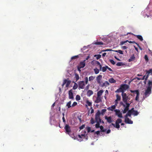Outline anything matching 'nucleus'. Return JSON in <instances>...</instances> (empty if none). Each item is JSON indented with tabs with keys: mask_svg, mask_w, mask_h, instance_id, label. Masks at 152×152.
<instances>
[{
	"mask_svg": "<svg viewBox=\"0 0 152 152\" xmlns=\"http://www.w3.org/2000/svg\"><path fill=\"white\" fill-rule=\"evenodd\" d=\"M121 96L123 102H121L120 104L121 105L123 106L124 108V110L122 111L123 113H125L129 109L130 105L132 102V100L130 101L129 102V103L127 102L129 100L130 98L126 93L121 94Z\"/></svg>",
	"mask_w": 152,
	"mask_h": 152,
	"instance_id": "obj_1",
	"label": "nucleus"
},
{
	"mask_svg": "<svg viewBox=\"0 0 152 152\" xmlns=\"http://www.w3.org/2000/svg\"><path fill=\"white\" fill-rule=\"evenodd\" d=\"M141 13L144 18L146 16L148 18L152 15V7L151 4V1L148 6Z\"/></svg>",
	"mask_w": 152,
	"mask_h": 152,
	"instance_id": "obj_2",
	"label": "nucleus"
},
{
	"mask_svg": "<svg viewBox=\"0 0 152 152\" xmlns=\"http://www.w3.org/2000/svg\"><path fill=\"white\" fill-rule=\"evenodd\" d=\"M88 135L86 132V130H84L83 132H82L80 134L78 135V137L79 139H78V140L81 142L83 140V139H85L86 140H88Z\"/></svg>",
	"mask_w": 152,
	"mask_h": 152,
	"instance_id": "obj_3",
	"label": "nucleus"
},
{
	"mask_svg": "<svg viewBox=\"0 0 152 152\" xmlns=\"http://www.w3.org/2000/svg\"><path fill=\"white\" fill-rule=\"evenodd\" d=\"M84 81H80L78 83V87L79 88L83 89L84 88L86 84H87L88 82V78L87 77L84 78Z\"/></svg>",
	"mask_w": 152,
	"mask_h": 152,
	"instance_id": "obj_4",
	"label": "nucleus"
},
{
	"mask_svg": "<svg viewBox=\"0 0 152 152\" xmlns=\"http://www.w3.org/2000/svg\"><path fill=\"white\" fill-rule=\"evenodd\" d=\"M151 93V90L148 88L145 90V92L143 95L142 100L143 101L146 98L148 97Z\"/></svg>",
	"mask_w": 152,
	"mask_h": 152,
	"instance_id": "obj_5",
	"label": "nucleus"
},
{
	"mask_svg": "<svg viewBox=\"0 0 152 152\" xmlns=\"http://www.w3.org/2000/svg\"><path fill=\"white\" fill-rule=\"evenodd\" d=\"M128 116L131 117V114H129V112L127 113L125 115V122L128 124H133V121H131L129 118H128Z\"/></svg>",
	"mask_w": 152,
	"mask_h": 152,
	"instance_id": "obj_6",
	"label": "nucleus"
},
{
	"mask_svg": "<svg viewBox=\"0 0 152 152\" xmlns=\"http://www.w3.org/2000/svg\"><path fill=\"white\" fill-rule=\"evenodd\" d=\"M127 113H129V114H131V115H134V116H137L139 114V112H138L137 110H134V108H132L131 110H129Z\"/></svg>",
	"mask_w": 152,
	"mask_h": 152,
	"instance_id": "obj_7",
	"label": "nucleus"
},
{
	"mask_svg": "<svg viewBox=\"0 0 152 152\" xmlns=\"http://www.w3.org/2000/svg\"><path fill=\"white\" fill-rule=\"evenodd\" d=\"M120 87L122 91V93H125L124 92L129 88V86L126 84L121 85Z\"/></svg>",
	"mask_w": 152,
	"mask_h": 152,
	"instance_id": "obj_8",
	"label": "nucleus"
},
{
	"mask_svg": "<svg viewBox=\"0 0 152 152\" xmlns=\"http://www.w3.org/2000/svg\"><path fill=\"white\" fill-rule=\"evenodd\" d=\"M66 133L69 135L71 133V130L70 126L68 124H66L64 127Z\"/></svg>",
	"mask_w": 152,
	"mask_h": 152,
	"instance_id": "obj_9",
	"label": "nucleus"
},
{
	"mask_svg": "<svg viewBox=\"0 0 152 152\" xmlns=\"http://www.w3.org/2000/svg\"><path fill=\"white\" fill-rule=\"evenodd\" d=\"M121 122L122 120L120 118L118 119L115 121V127L118 129L120 128V125L119 124L121 123Z\"/></svg>",
	"mask_w": 152,
	"mask_h": 152,
	"instance_id": "obj_10",
	"label": "nucleus"
},
{
	"mask_svg": "<svg viewBox=\"0 0 152 152\" xmlns=\"http://www.w3.org/2000/svg\"><path fill=\"white\" fill-rule=\"evenodd\" d=\"M102 76L101 75H99L98 76L96 77V80L98 83L99 84V85H101L102 83Z\"/></svg>",
	"mask_w": 152,
	"mask_h": 152,
	"instance_id": "obj_11",
	"label": "nucleus"
},
{
	"mask_svg": "<svg viewBox=\"0 0 152 152\" xmlns=\"http://www.w3.org/2000/svg\"><path fill=\"white\" fill-rule=\"evenodd\" d=\"M115 112V114L118 117L122 118V114L120 111L118 109H115L114 110Z\"/></svg>",
	"mask_w": 152,
	"mask_h": 152,
	"instance_id": "obj_12",
	"label": "nucleus"
},
{
	"mask_svg": "<svg viewBox=\"0 0 152 152\" xmlns=\"http://www.w3.org/2000/svg\"><path fill=\"white\" fill-rule=\"evenodd\" d=\"M145 71L146 72L145 75L146 76L145 80H147L149 74L152 75V69H150L149 70H146Z\"/></svg>",
	"mask_w": 152,
	"mask_h": 152,
	"instance_id": "obj_13",
	"label": "nucleus"
},
{
	"mask_svg": "<svg viewBox=\"0 0 152 152\" xmlns=\"http://www.w3.org/2000/svg\"><path fill=\"white\" fill-rule=\"evenodd\" d=\"M147 88L151 90L152 88V78L151 80H148V81Z\"/></svg>",
	"mask_w": 152,
	"mask_h": 152,
	"instance_id": "obj_14",
	"label": "nucleus"
},
{
	"mask_svg": "<svg viewBox=\"0 0 152 152\" xmlns=\"http://www.w3.org/2000/svg\"><path fill=\"white\" fill-rule=\"evenodd\" d=\"M69 98L70 99H74L72 89H71L69 91Z\"/></svg>",
	"mask_w": 152,
	"mask_h": 152,
	"instance_id": "obj_15",
	"label": "nucleus"
},
{
	"mask_svg": "<svg viewBox=\"0 0 152 152\" xmlns=\"http://www.w3.org/2000/svg\"><path fill=\"white\" fill-rule=\"evenodd\" d=\"M71 81H70L67 80H65L64 81L63 84H62V86L63 87L66 84V87H67L69 85Z\"/></svg>",
	"mask_w": 152,
	"mask_h": 152,
	"instance_id": "obj_16",
	"label": "nucleus"
},
{
	"mask_svg": "<svg viewBox=\"0 0 152 152\" xmlns=\"http://www.w3.org/2000/svg\"><path fill=\"white\" fill-rule=\"evenodd\" d=\"M131 34L134 35L135 36H136L139 39L140 41H142L143 40V39L142 38V37L141 35H134L132 33H127V34Z\"/></svg>",
	"mask_w": 152,
	"mask_h": 152,
	"instance_id": "obj_17",
	"label": "nucleus"
},
{
	"mask_svg": "<svg viewBox=\"0 0 152 152\" xmlns=\"http://www.w3.org/2000/svg\"><path fill=\"white\" fill-rule=\"evenodd\" d=\"M104 118L107 120L108 123H111L112 122V119L110 116L108 117L107 116H105L104 117Z\"/></svg>",
	"mask_w": 152,
	"mask_h": 152,
	"instance_id": "obj_18",
	"label": "nucleus"
},
{
	"mask_svg": "<svg viewBox=\"0 0 152 152\" xmlns=\"http://www.w3.org/2000/svg\"><path fill=\"white\" fill-rule=\"evenodd\" d=\"M102 101V98L101 96H97L96 99L95 101L96 103H98Z\"/></svg>",
	"mask_w": 152,
	"mask_h": 152,
	"instance_id": "obj_19",
	"label": "nucleus"
},
{
	"mask_svg": "<svg viewBox=\"0 0 152 152\" xmlns=\"http://www.w3.org/2000/svg\"><path fill=\"white\" fill-rule=\"evenodd\" d=\"M110 85L109 83L107 81H105L104 83H102L100 85L102 87L108 86Z\"/></svg>",
	"mask_w": 152,
	"mask_h": 152,
	"instance_id": "obj_20",
	"label": "nucleus"
},
{
	"mask_svg": "<svg viewBox=\"0 0 152 152\" xmlns=\"http://www.w3.org/2000/svg\"><path fill=\"white\" fill-rule=\"evenodd\" d=\"M85 61L86 60H85L81 62L78 66L81 68H83L85 66Z\"/></svg>",
	"mask_w": 152,
	"mask_h": 152,
	"instance_id": "obj_21",
	"label": "nucleus"
},
{
	"mask_svg": "<svg viewBox=\"0 0 152 152\" xmlns=\"http://www.w3.org/2000/svg\"><path fill=\"white\" fill-rule=\"evenodd\" d=\"M93 94V91L92 90H88L86 93V95L90 97Z\"/></svg>",
	"mask_w": 152,
	"mask_h": 152,
	"instance_id": "obj_22",
	"label": "nucleus"
},
{
	"mask_svg": "<svg viewBox=\"0 0 152 152\" xmlns=\"http://www.w3.org/2000/svg\"><path fill=\"white\" fill-rule=\"evenodd\" d=\"M135 58L134 57V55L133 54L130 57V58L128 59V61L130 62L132 61L135 60Z\"/></svg>",
	"mask_w": 152,
	"mask_h": 152,
	"instance_id": "obj_23",
	"label": "nucleus"
},
{
	"mask_svg": "<svg viewBox=\"0 0 152 152\" xmlns=\"http://www.w3.org/2000/svg\"><path fill=\"white\" fill-rule=\"evenodd\" d=\"M95 119L96 122H101V119L100 118V116H95Z\"/></svg>",
	"mask_w": 152,
	"mask_h": 152,
	"instance_id": "obj_24",
	"label": "nucleus"
},
{
	"mask_svg": "<svg viewBox=\"0 0 152 152\" xmlns=\"http://www.w3.org/2000/svg\"><path fill=\"white\" fill-rule=\"evenodd\" d=\"M116 106L114 105L112 106H111L107 108V109L109 110L113 111L116 108Z\"/></svg>",
	"mask_w": 152,
	"mask_h": 152,
	"instance_id": "obj_25",
	"label": "nucleus"
},
{
	"mask_svg": "<svg viewBox=\"0 0 152 152\" xmlns=\"http://www.w3.org/2000/svg\"><path fill=\"white\" fill-rule=\"evenodd\" d=\"M109 82L111 83H114L116 82V81L113 78H111L108 80Z\"/></svg>",
	"mask_w": 152,
	"mask_h": 152,
	"instance_id": "obj_26",
	"label": "nucleus"
},
{
	"mask_svg": "<svg viewBox=\"0 0 152 152\" xmlns=\"http://www.w3.org/2000/svg\"><path fill=\"white\" fill-rule=\"evenodd\" d=\"M104 92V91L102 90H100L97 93V96H101L102 95V93Z\"/></svg>",
	"mask_w": 152,
	"mask_h": 152,
	"instance_id": "obj_27",
	"label": "nucleus"
},
{
	"mask_svg": "<svg viewBox=\"0 0 152 152\" xmlns=\"http://www.w3.org/2000/svg\"><path fill=\"white\" fill-rule=\"evenodd\" d=\"M86 129L87 131V132L88 133H89L90 132H93L94 131V130H91V128L89 127H87L86 128Z\"/></svg>",
	"mask_w": 152,
	"mask_h": 152,
	"instance_id": "obj_28",
	"label": "nucleus"
},
{
	"mask_svg": "<svg viewBox=\"0 0 152 152\" xmlns=\"http://www.w3.org/2000/svg\"><path fill=\"white\" fill-rule=\"evenodd\" d=\"M130 91L131 93H133L134 94L137 95V93L139 92V91L138 90H130Z\"/></svg>",
	"mask_w": 152,
	"mask_h": 152,
	"instance_id": "obj_29",
	"label": "nucleus"
},
{
	"mask_svg": "<svg viewBox=\"0 0 152 152\" xmlns=\"http://www.w3.org/2000/svg\"><path fill=\"white\" fill-rule=\"evenodd\" d=\"M113 51L117 52L120 54L122 55L123 54V51L121 50H113Z\"/></svg>",
	"mask_w": 152,
	"mask_h": 152,
	"instance_id": "obj_30",
	"label": "nucleus"
},
{
	"mask_svg": "<svg viewBox=\"0 0 152 152\" xmlns=\"http://www.w3.org/2000/svg\"><path fill=\"white\" fill-rule=\"evenodd\" d=\"M71 101H70L67 103L66 106L67 107V108H69L72 106H71Z\"/></svg>",
	"mask_w": 152,
	"mask_h": 152,
	"instance_id": "obj_31",
	"label": "nucleus"
},
{
	"mask_svg": "<svg viewBox=\"0 0 152 152\" xmlns=\"http://www.w3.org/2000/svg\"><path fill=\"white\" fill-rule=\"evenodd\" d=\"M137 95H136L135 100L137 101H138L139 99V97L140 93L137 92Z\"/></svg>",
	"mask_w": 152,
	"mask_h": 152,
	"instance_id": "obj_32",
	"label": "nucleus"
},
{
	"mask_svg": "<svg viewBox=\"0 0 152 152\" xmlns=\"http://www.w3.org/2000/svg\"><path fill=\"white\" fill-rule=\"evenodd\" d=\"M75 78L76 80V81L79 79V75L76 73H75Z\"/></svg>",
	"mask_w": 152,
	"mask_h": 152,
	"instance_id": "obj_33",
	"label": "nucleus"
},
{
	"mask_svg": "<svg viewBox=\"0 0 152 152\" xmlns=\"http://www.w3.org/2000/svg\"><path fill=\"white\" fill-rule=\"evenodd\" d=\"M94 56L96 58V59L98 60L100 58H101V55L100 54L95 55Z\"/></svg>",
	"mask_w": 152,
	"mask_h": 152,
	"instance_id": "obj_34",
	"label": "nucleus"
},
{
	"mask_svg": "<svg viewBox=\"0 0 152 152\" xmlns=\"http://www.w3.org/2000/svg\"><path fill=\"white\" fill-rule=\"evenodd\" d=\"M101 132H105L106 131V129H104L103 127L102 126H100L99 127Z\"/></svg>",
	"mask_w": 152,
	"mask_h": 152,
	"instance_id": "obj_35",
	"label": "nucleus"
},
{
	"mask_svg": "<svg viewBox=\"0 0 152 152\" xmlns=\"http://www.w3.org/2000/svg\"><path fill=\"white\" fill-rule=\"evenodd\" d=\"M94 71L95 72V73L96 74H97L99 72V70L97 69L96 68H95L94 69Z\"/></svg>",
	"mask_w": 152,
	"mask_h": 152,
	"instance_id": "obj_36",
	"label": "nucleus"
},
{
	"mask_svg": "<svg viewBox=\"0 0 152 152\" xmlns=\"http://www.w3.org/2000/svg\"><path fill=\"white\" fill-rule=\"evenodd\" d=\"M95 77L92 76L89 77V81L90 82L91 81L94 79Z\"/></svg>",
	"mask_w": 152,
	"mask_h": 152,
	"instance_id": "obj_37",
	"label": "nucleus"
},
{
	"mask_svg": "<svg viewBox=\"0 0 152 152\" xmlns=\"http://www.w3.org/2000/svg\"><path fill=\"white\" fill-rule=\"evenodd\" d=\"M107 69V68L106 67V66H104L102 67L101 71L103 72H105Z\"/></svg>",
	"mask_w": 152,
	"mask_h": 152,
	"instance_id": "obj_38",
	"label": "nucleus"
},
{
	"mask_svg": "<svg viewBox=\"0 0 152 152\" xmlns=\"http://www.w3.org/2000/svg\"><path fill=\"white\" fill-rule=\"evenodd\" d=\"M145 77L146 76L145 75L144 76H143L142 78L137 77H136V78L138 80H143L144 79L145 80Z\"/></svg>",
	"mask_w": 152,
	"mask_h": 152,
	"instance_id": "obj_39",
	"label": "nucleus"
},
{
	"mask_svg": "<svg viewBox=\"0 0 152 152\" xmlns=\"http://www.w3.org/2000/svg\"><path fill=\"white\" fill-rule=\"evenodd\" d=\"M115 92L116 93H119V92H121V94H122V91L121 90V87L118 89L116 91H115Z\"/></svg>",
	"mask_w": 152,
	"mask_h": 152,
	"instance_id": "obj_40",
	"label": "nucleus"
},
{
	"mask_svg": "<svg viewBox=\"0 0 152 152\" xmlns=\"http://www.w3.org/2000/svg\"><path fill=\"white\" fill-rule=\"evenodd\" d=\"M78 87V85L76 83H75L73 87V89L74 90L76 89Z\"/></svg>",
	"mask_w": 152,
	"mask_h": 152,
	"instance_id": "obj_41",
	"label": "nucleus"
},
{
	"mask_svg": "<svg viewBox=\"0 0 152 152\" xmlns=\"http://www.w3.org/2000/svg\"><path fill=\"white\" fill-rule=\"evenodd\" d=\"M86 103L87 104V105L89 106H92V102L89 101L88 100L87 101H86Z\"/></svg>",
	"mask_w": 152,
	"mask_h": 152,
	"instance_id": "obj_42",
	"label": "nucleus"
},
{
	"mask_svg": "<svg viewBox=\"0 0 152 152\" xmlns=\"http://www.w3.org/2000/svg\"><path fill=\"white\" fill-rule=\"evenodd\" d=\"M111 50H111V49H106V50H102L101 51V52H100L99 53H101L102 52H106V51H111Z\"/></svg>",
	"mask_w": 152,
	"mask_h": 152,
	"instance_id": "obj_43",
	"label": "nucleus"
},
{
	"mask_svg": "<svg viewBox=\"0 0 152 152\" xmlns=\"http://www.w3.org/2000/svg\"><path fill=\"white\" fill-rule=\"evenodd\" d=\"M116 100H117L118 101H119L121 100V97L118 94H117L116 95Z\"/></svg>",
	"mask_w": 152,
	"mask_h": 152,
	"instance_id": "obj_44",
	"label": "nucleus"
},
{
	"mask_svg": "<svg viewBox=\"0 0 152 152\" xmlns=\"http://www.w3.org/2000/svg\"><path fill=\"white\" fill-rule=\"evenodd\" d=\"M75 99L77 101H78L80 99V96L79 95H77L76 96Z\"/></svg>",
	"mask_w": 152,
	"mask_h": 152,
	"instance_id": "obj_45",
	"label": "nucleus"
},
{
	"mask_svg": "<svg viewBox=\"0 0 152 152\" xmlns=\"http://www.w3.org/2000/svg\"><path fill=\"white\" fill-rule=\"evenodd\" d=\"M96 124L95 125V127L96 128H98L100 127V122H96Z\"/></svg>",
	"mask_w": 152,
	"mask_h": 152,
	"instance_id": "obj_46",
	"label": "nucleus"
},
{
	"mask_svg": "<svg viewBox=\"0 0 152 152\" xmlns=\"http://www.w3.org/2000/svg\"><path fill=\"white\" fill-rule=\"evenodd\" d=\"M95 44L96 45H103V43L100 42H96L95 43Z\"/></svg>",
	"mask_w": 152,
	"mask_h": 152,
	"instance_id": "obj_47",
	"label": "nucleus"
},
{
	"mask_svg": "<svg viewBox=\"0 0 152 152\" xmlns=\"http://www.w3.org/2000/svg\"><path fill=\"white\" fill-rule=\"evenodd\" d=\"M90 122H91V124H94V123H95V122H96V121H94V120L93 118H92L90 120Z\"/></svg>",
	"mask_w": 152,
	"mask_h": 152,
	"instance_id": "obj_48",
	"label": "nucleus"
},
{
	"mask_svg": "<svg viewBox=\"0 0 152 152\" xmlns=\"http://www.w3.org/2000/svg\"><path fill=\"white\" fill-rule=\"evenodd\" d=\"M106 111V109H103L102 110L101 113V114L103 115L104 113Z\"/></svg>",
	"mask_w": 152,
	"mask_h": 152,
	"instance_id": "obj_49",
	"label": "nucleus"
},
{
	"mask_svg": "<svg viewBox=\"0 0 152 152\" xmlns=\"http://www.w3.org/2000/svg\"><path fill=\"white\" fill-rule=\"evenodd\" d=\"M116 65L118 66H121L123 65V63L121 62H118L117 63Z\"/></svg>",
	"mask_w": 152,
	"mask_h": 152,
	"instance_id": "obj_50",
	"label": "nucleus"
},
{
	"mask_svg": "<svg viewBox=\"0 0 152 152\" xmlns=\"http://www.w3.org/2000/svg\"><path fill=\"white\" fill-rule=\"evenodd\" d=\"M101 114V112L99 110L96 113L95 116H100V115Z\"/></svg>",
	"mask_w": 152,
	"mask_h": 152,
	"instance_id": "obj_51",
	"label": "nucleus"
},
{
	"mask_svg": "<svg viewBox=\"0 0 152 152\" xmlns=\"http://www.w3.org/2000/svg\"><path fill=\"white\" fill-rule=\"evenodd\" d=\"M144 58L145 60V61L148 62V61L149 59L148 56L147 55H145L144 56Z\"/></svg>",
	"mask_w": 152,
	"mask_h": 152,
	"instance_id": "obj_52",
	"label": "nucleus"
},
{
	"mask_svg": "<svg viewBox=\"0 0 152 152\" xmlns=\"http://www.w3.org/2000/svg\"><path fill=\"white\" fill-rule=\"evenodd\" d=\"M110 62L113 65H114L115 64V61L113 59H110Z\"/></svg>",
	"mask_w": 152,
	"mask_h": 152,
	"instance_id": "obj_53",
	"label": "nucleus"
},
{
	"mask_svg": "<svg viewBox=\"0 0 152 152\" xmlns=\"http://www.w3.org/2000/svg\"><path fill=\"white\" fill-rule=\"evenodd\" d=\"M78 57V55L75 56H73L71 58V60H72L73 59H76Z\"/></svg>",
	"mask_w": 152,
	"mask_h": 152,
	"instance_id": "obj_54",
	"label": "nucleus"
},
{
	"mask_svg": "<svg viewBox=\"0 0 152 152\" xmlns=\"http://www.w3.org/2000/svg\"><path fill=\"white\" fill-rule=\"evenodd\" d=\"M87 48V46H84L83 48L81 49V51L83 52L84 50H85Z\"/></svg>",
	"mask_w": 152,
	"mask_h": 152,
	"instance_id": "obj_55",
	"label": "nucleus"
},
{
	"mask_svg": "<svg viewBox=\"0 0 152 152\" xmlns=\"http://www.w3.org/2000/svg\"><path fill=\"white\" fill-rule=\"evenodd\" d=\"M90 86V85L88 84L85 88V90H87L89 89V88Z\"/></svg>",
	"mask_w": 152,
	"mask_h": 152,
	"instance_id": "obj_56",
	"label": "nucleus"
},
{
	"mask_svg": "<svg viewBox=\"0 0 152 152\" xmlns=\"http://www.w3.org/2000/svg\"><path fill=\"white\" fill-rule=\"evenodd\" d=\"M77 104V103L76 102H74L72 105V107H74Z\"/></svg>",
	"mask_w": 152,
	"mask_h": 152,
	"instance_id": "obj_57",
	"label": "nucleus"
},
{
	"mask_svg": "<svg viewBox=\"0 0 152 152\" xmlns=\"http://www.w3.org/2000/svg\"><path fill=\"white\" fill-rule=\"evenodd\" d=\"M85 127V125L83 124L80 127V129L81 130L83 129Z\"/></svg>",
	"mask_w": 152,
	"mask_h": 152,
	"instance_id": "obj_58",
	"label": "nucleus"
},
{
	"mask_svg": "<svg viewBox=\"0 0 152 152\" xmlns=\"http://www.w3.org/2000/svg\"><path fill=\"white\" fill-rule=\"evenodd\" d=\"M106 67L107 68V69L109 71L112 72L113 70L112 69H111L109 67L107 66H106Z\"/></svg>",
	"mask_w": 152,
	"mask_h": 152,
	"instance_id": "obj_59",
	"label": "nucleus"
},
{
	"mask_svg": "<svg viewBox=\"0 0 152 152\" xmlns=\"http://www.w3.org/2000/svg\"><path fill=\"white\" fill-rule=\"evenodd\" d=\"M127 41H128V40H126L125 41H122L121 42V45H123L124 43H125Z\"/></svg>",
	"mask_w": 152,
	"mask_h": 152,
	"instance_id": "obj_60",
	"label": "nucleus"
},
{
	"mask_svg": "<svg viewBox=\"0 0 152 152\" xmlns=\"http://www.w3.org/2000/svg\"><path fill=\"white\" fill-rule=\"evenodd\" d=\"M118 100H115V104L114 105L116 106L118 104Z\"/></svg>",
	"mask_w": 152,
	"mask_h": 152,
	"instance_id": "obj_61",
	"label": "nucleus"
},
{
	"mask_svg": "<svg viewBox=\"0 0 152 152\" xmlns=\"http://www.w3.org/2000/svg\"><path fill=\"white\" fill-rule=\"evenodd\" d=\"M108 94V92L107 90H106L105 92V95H107Z\"/></svg>",
	"mask_w": 152,
	"mask_h": 152,
	"instance_id": "obj_62",
	"label": "nucleus"
},
{
	"mask_svg": "<svg viewBox=\"0 0 152 152\" xmlns=\"http://www.w3.org/2000/svg\"><path fill=\"white\" fill-rule=\"evenodd\" d=\"M91 114H92V113H93L94 112V110L92 108V107H91Z\"/></svg>",
	"mask_w": 152,
	"mask_h": 152,
	"instance_id": "obj_63",
	"label": "nucleus"
},
{
	"mask_svg": "<svg viewBox=\"0 0 152 152\" xmlns=\"http://www.w3.org/2000/svg\"><path fill=\"white\" fill-rule=\"evenodd\" d=\"M148 50L149 51V53L152 56V51L150 50L149 49H148Z\"/></svg>",
	"mask_w": 152,
	"mask_h": 152,
	"instance_id": "obj_64",
	"label": "nucleus"
}]
</instances>
